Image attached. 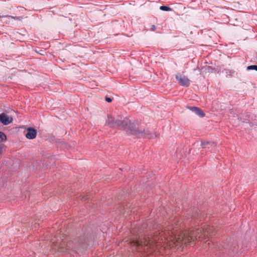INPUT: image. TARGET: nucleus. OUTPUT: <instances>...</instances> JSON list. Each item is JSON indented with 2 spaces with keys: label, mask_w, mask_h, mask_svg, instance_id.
I'll return each instance as SVG.
<instances>
[{
  "label": "nucleus",
  "mask_w": 257,
  "mask_h": 257,
  "mask_svg": "<svg viewBox=\"0 0 257 257\" xmlns=\"http://www.w3.org/2000/svg\"><path fill=\"white\" fill-rule=\"evenodd\" d=\"M205 243H207V244H209L210 242L208 240L205 241Z\"/></svg>",
  "instance_id": "ddd939ff"
},
{
  "label": "nucleus",
  "mask_w": 257,
  "mask_h": 257,
  "mask_svg": "<svg viewBox=\"0 0 257 257\" xmlns=\"http://www.w3.org/2000/svg\"><path fill=\"white\" fill-rule=\"evenodd\" d=\"M6 146L3 144H0V156L5 151Z\"/></svg>",
  "instance_id": "1a4fd4ad"
},
{
  "label": "nucleus",
  "mask_w": 257,
  "mask_h": 257,
  "mask_svg": "<svg viewBox=\"0 0 257 257\" xmlns=\"http://www.w3.org/2000/svg\"><path fill=\"white\" fill-rule=\"evenodd\" d=\"M7 140V137L5 134L0 132V143L5 142Z\"/></svg>",
  "instance_id": "0eeeda50"
},
{
  "label": "nucleus",
  "mask_w": 257,
  "mask_h": 257,
  "mask_svg": "<svg viewBox=\"0 0 257 257\" xmlns=\"http://www.w3.org/2000/svg\"><path fill=\"white\" fill-rule=\"evenodd\" d=\"M188 108L192 111L197 114L200 117H203L205 115L204 112L199 108L196 107H188Z\"/></svg>",
  "instance_id": "423d86ee"
},
{
  "label": "nucleus",
  "mask_w": 257,
  "mask_h": 257,
  "mask_svg": "<svg viewBox=\"0 0 257 257\" xmlns=\"http://www.w3.org/2000/svg\"><path fill=\"white\" fill-rule=\"evenodd\" d=\"M247 70H255L257 71V66L256 65L248 66L247 67Z\"/></svg>",
  "instance_id": "9d476101"
},
{
  "label": "nucleus",
  "mask_w": 257,
  "mask_h": 257,
  "mask_svg": "<svg viewBox=\"0 0 257 257\" xmlns=\"http://www.w3.org/2000/svg\"><path fill=\"white\" fill-rule=\"evenodd\" d=\"M105 125L109 127H117L119 129H123L128 133L135 135L138 137H146L152 139L156 137L154 134H151L149 131L139 129L134 123H132L130 120H115L110 115H107Z\"/></svg>",
  "instance_id": "f03ea898"
},
{
  "label": "nucleus",
  "mask_w": 257,
  "mask_h": 257,
  "mask_svg": "<svg viewBox=\"0 0 257 257\" xmlns=\"http://www.w3.org/2000/svg\"><path fill=\"white\" fill-rule=\"evenodd\" d=\"M176 78L182 86H188L190 84V80L186 76H182L179 74H177L176 75Z\"/></svg>",
  "instance_id": "20e7f679"
},
{
  "label": "nucleus",
  "mask_w": 257,
  "mask_h": 257,
  "mask_svg": "<svg viewBox=\"0 0 257 257\" xmlns=\"http://www.w3.org/2000/svg\"><path fill=\"white\" fill-rule=\"evenodd\" d=\"M210 229L206 228L203 230L190 229L182 232H178L171 226L164 229L158 230L153 236H145L139 240H131V245L138 250L143 248L146 250L149 248L158 249L161 252L167 247L172 248L175 246H182L188 243H191L195 239L205 237L210 232Z\"/></svg>",
  "instance_id": "f257e3e1"
},
{
  "label": "nucleus",
  "mask_w": 257,
  "mask_h": 257,
  "mask_svg": "<svg viewBox=\"0 0 257 257\" xmlns=\"http://www.w3.org/2000/svg\"><path fill=\"white\" fill-rule=\"evenodd\" d=\"M105 100L108 102H110L112 101L111 99L109 97H106Z\"/></svg>",
  "instance_id": "f8f14e48"
},
{
  "label": "nucleus",
  "mask_w": 257,
  "mask_h": 257,
  "mask_svg": "<svg viewBox=\"0 0 257 257\" xmlns=\"http://www.w3.org/2000/svg\"><path fill=\"white\" fill-rule=\"evenodd\" d=\"M155 29V26H153L152 29V30H154Z\"/></svg>",
  "instance_id": "4468645a"
},
{
  "label": "nucleus",
  "mask_w": 257,
  "mask_h": 257,
  "mask_svg": "<svg viewBox=\"0 0 257 257\" xmlns=\"http://www.w3.org/2000/svg\"><path fill=\"white\" fill-rule=\"evenodd\" d=\"M160 10H162V11H171V8L168 7H166V6H161L160 7Z\"/></svg>",
  "instance_id": "9b49d317"
},
{
  "label": "nucleus",
  "mask_w": 257,
  "mask_h": 257,
  "mask_svg": "<svg viewBox=\"0 0 257 257\" xmlns=\"http://www.w3.org/2000/svg\"><path fill=\"white\" fill-rule=\"evenodd\" d=\"M13 117L5 113L0 114V122L4 125H8L13 121Z\"/></svg>",
  "instance_id": "7ed1b4c3"
},
{
  "label": "nucleus",
  "mask_w": 257,
  "mask_h": 257,
  "mask_svg": "<svg viewBox=\"0 0 257 257\" xmlns=\"http://www.w3.org/2000/svg\"><path fill=\"white\" fill-rule=\"evenodd\" d=\"M64 246H65V244L64 243L61 244L59 245L58 248L57 249L58 251L60 252H65Z\"/></svg>",
  "instance_id": "6e6552de"
},
{
  "label": "nucleus",
  "mask_w": 257,
  "mask_h": 257,
  "mask_svg": "<svg viewBox=\"0 0 257 257\" xmlns=\"http://www.w3.org/2000/svg\"><path fill=\"white\" fill-rule=\"evenodd\" d=\"M27 133L26 135V137L29 139H33L36 138L37 135V131L32 128H28L27 130Z\"/></svg>",
  "instance_id": "39448f33"
}]
</instances>
